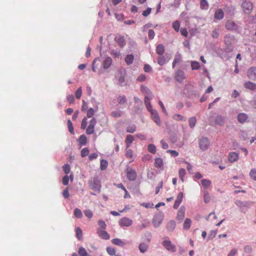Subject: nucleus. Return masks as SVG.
<instances>
[{
	"instance_id": "obj_1",
	"label": "nucleus",
	"mask_w": 256,
	"mask_h": 256,
	"mask_svg": "<svg viewBox=\"0 0 256 256\" xmlns=\"http://www.w3.org/2000/svg\"><path fill=\"white\" fill-rule=\"evenodd\" d=\"M88 184L90 188L95 191H100L101 187L100 182L98 178H94L93 180H89Z\"/></svg>"
},
{
	"instance_id": "obj_2",
	"label": "nucleus",
	"mask_w": 256,
	"mask_h": 256,
	"mask_svg": "<svg viewBox=\"0 0 256 256\" xmlns=\"http://www.w3.org/2000/svg\"><path fill=\"white\" fill-rule=\"evenodd\" d=\"M241 6L244 12L247 14H250L253 8L252 4L249 1H246V0H243L242 4H241Z\"/></svg>"
},
{
	"instance_id": "obj_3",
	"label": "nucleus",
	"mask_w": 256,
	"mask_h": 256,
	"mask_svg": "<svg viewBox=\"0 0 256 256\" xmlns=\"http://www.w3.org/2000/svg\"><path fill=\"white\" fill-rule=\"evenodd\" d=\"M132 224V220L127 217H123L118 221V224L121 227H128Z\"/></svg>"
},
{
	"instance_id": "obj_4",
	"label": "nucleus",
	"mask_w": 256,
	"mask_h": 256,
	"mask_svg": "<svg viewBox=\"0 0 256 256\" xmlns=\"http://www.w3.org/2000/svg\"><path fill=\"white\" fill-rule=\"evenodd\" d=\"M96 124V118H92L90 122V124L86 130V133L88 134H91L94 132V126Z\"/></svg>"
},
{
	"instance_id": "obj_5",
	"label": "nucleus",
	"mask_w": 256,
	"mask_h": 256,
	"mask_svg": "<svg viewBox=\"0 0 256 256\" xmlns=\"http://www.w3.org/2000/svg\"><path fill=\"white\" fill-rule=\"evenodd\" d=\"M186 78L184 72L180 70H178L174 76V79L179 83H182Z\"/></svg>"
},
{
	"instance_id": "obj_6",
	"label": "nucleus",
	"mask_w": 256,
	"mask_h": 256,
	"mask_svg": "<svg viewBox=\"0 0 256 256\" xmlns=\"http://www.w3.org/2000/svg\"><path fill=\"white\" fill-rule=\"evenodd\" d=\"M200 148L202 150H206L210 146V142L208 138H202L199 142Z\"/></svg>"
},
{
	"instance_id": "obj_7",
	"label": "nucleus",
	"mask_w": 256,
	"mask_h": 256,
	"mask_svg": "<svg viewBox=\"0 0 256 256\" xmlns=\"http://www.w3.org/2000/svg\"><path fill=\"white\" fill-rule=\"evenodd\" d=\"M162 244L168 250L172 252H176V246L170 240H164Z\"/></svg>"
},
{
	"instance_id": "obj_8",
	"label": "nucleus",
	"mask_w": 256,
	"mask_h": 256,
	"mask_svg": "<svg viewBox=\"0 0 256 256\" xmlns=\"http://www.w3.org/2000/svg\"><path fill=\"white\" fill-rule=\"evenodd\" d=\"M185 216V208L182 206L178 212L176 219L181 222L184 219Z\"/></svg>"
},
{
	"instance_id": "obj_9",
	"label": "nucleus",
	"mask_w": 256,
	"mask_h": 256,
	"mask_svg": "<svg viewBox=\"0 0 256 256\" xmlns=\"http://www.w3.org/2000/svg\"><path fill=\"white\" fill-rule=\"evenodd\" d=\"M127 178L129 180L134 181L136 180L137 175L136 172L132 169H128L126 170Z\"/></svg>"
},
{
	"instance_id": "obj_10",
	"label": "nucleus",
	"mask_w": 256,
	"mask_h": 256,
	"mask_svg": "<svg viewBox=\"0 0 256 256\" xmlns=\"http://www.w3.org/2000/svg\"><path fill=\"white\" fill-rule=\"evenodd\" d=\"M253 204L251 201L241 202V212L246 213Z\"/></svg>"
},
{
	"instance_id": "obj_11",
	"label": "nucleus",
	"mask_w": 256,
	"mask_h": 256,
	"mask_svg": "<svg viewBox=\"0 0 256 256\" xmlns=\"http://www.w3.org/2000/svg\"><path fill=\"white\" fill-rule=\"evenodd\" d=\"M248 76L252 80H256V67H250L247 72Z\"/></svg>"
},
{
	"instance_id": "obj_12",
	"label": "nucleus",
	"mask_w": 256,
	"mask_h": 256,
	"mask_svg": "<svg viewBox=\"0 0 256 256\" xmlns=\"http://www.w3.org/2000/svg\"><path fill=\"white\" fill-rule=\"evenodd\" d=\"M152 116V118L154 121L158 125L160 126L161 124V120L158 114L155 110H152L150 112Z\"/></svg>"
},
{
	"instance_id": "obj_13",
	"label": "nucleus",
	"mask_w": 256,
	"mask_h": 256,
	"mask_svg": "<svg viewBox=\"0 0 256 256\" xmlns=\"http://www.w3.org/2000/svg\"><path fill=\"white\" fill-rule=\"evenodd\" d=\"M184 197V194L182 192H180L177 196L176 199L175 201V202L174 205V209H177L180 203L182 202Z\"/></svg>"
},
{
	"instance_id": "obj_14",
	"label": "nucleus",
	"mask_w": 256,
	"mask_h": 256,
	"mask_svg": "<svg viewBox=\"0 0 256 256\" xmlns=\"http://www.w3.org/2000/svg\"><path fill=\"white\" fill-rule=\"evenodd\" d=\"M162 218L160 216H154L152 222L154 227H158L162 224Z\"/></svg>"
},
{
	"instance_id": "obj_15",
	"label": "nucleus",
	"mask_w": 256,
	"mask_h": 256,
	"mask_svg": "<svg viewBox=\"0 0 256 256\" xmlns=\"http://www.w3.org/2000/svg\"><path fill=\"white\" fill-rule=\"evenodd\" d=\"M164 161L162 158H156L154 160V166L156 168L164 169Z\"/></svg>"
},
{
	"instance_id": "obj_16",
	"label": "nucleus",
	"mask_w": 256,
	"mask_h": 256,
	"mask_svg": "<svg viewBox=\"0 0 256 256\" xmlns=\"http://www.w3.org/2000/svg\"><path fill=\"white\" fill-rule=\"evenodd\" d=\"M224 13L223 10L222 9L219 8L216 10L214 14V18L218 20H220L224 18Z\"/></svg>"
},
{
	"instance_id": "obj_17",
	"label": "nucleus",
	"mask_w": 256,
	"mask_h": 256,
	"mask_svg": "<svg viewBox=\"0 0 256 256\" xmlns=\"http://www.w3.org/2000/svg\"><path fill=\"white\" fill-rule=\"evenodd\" d=\"M244 86L246 88L249 89L251 90H256V84L250 81L246 82L244 83Z\"/></svg>"
},
{
	"instance_id": "obj_18",
	"label": "nucleus",
	"mask_w": 256,
	"mask_h": 256,
	"mask_svg": "<svg viewBox=\"0 0 256 256\" xmlns=\"http://www.w3.org/2000/svg\"><path fill=\"white\" fill-rule=\"evenodd\" d=\"M98 234L100 237L104 240H108L110 239V236L109 234L104 230H98Z\"/></svg>"
},
{
	"instance_id": "obj_19",
	"label": "nucleus",
	"mask_w": 256,
	"mask_h": 256,
	"mask_svg": "<svg viewBox=\"0 0 256 256\" xmlns=\"http://www.w3.org/2000/svg\"><path fill=\"white\" fill-rule=\"evenodd\" d=\"M116 42L121 48H122L126 45V40L124 36H118L116 38Z\"/></svg>"
},
{
	"instance_id": "obj_20",
	"label": "nucleus",
	"mask_w": 256,
	"mask_h": 256,
	"mask_svg": "<svg viewBox=\"0 0 256 256\" xmlns=\"http://www.w3.org/2000/svg\"><path fill=\"white\" fill-rule=\"evenodd\" d=\"M112 63V59L110 57H107L103 62V68L107 69L111 66Z\"/></svg>"
},
{
	"instance_id": "obj_21",
	"label": "nucleus",
	"mask_w": 256,
	"mask_h": 256,
	"mask_svg": "<svg viewBox=\"0 0 256 256\" xmlns=\"http://www.w3.org/2000/svg\"><path fill=\"white\" fill-rule=\"evenodd\" d=\"M238 154L235 152H232L230 153L228 155V160L230 162H234L238 160Z\"/></svg>"
},
{
	"instance_id": "obj_22",
	"label": "nucleus",
	"mask_w": 256,
	"mask_h": 256,
	"mask_svg": "<svg viewBox=\"0 0 256 256\" xmlns=\"http://www.w3.org/2000/svg\"><path fill=\"white\" fill-rule=\"evenodd\" d=\"M226 28L228 30H234L236 28V24L234 22L228 20L226 24Z\"/></svg>"
},
{
	"instance_id": "obj_23",
	"label": "nucleus",
	"mask_w": 256,
	"mask_h": 256,
	"mask_svg": "<svg viewBox=\"0 0 256 256\" xmlns=\"http://www.w3.org/2000/svg\"><path fill=\"white\" fill-rule=\"evenodd\" d=\"M176 228V222L174 220H170L166 225L167 230L169 232H172Z\"/></svg>"
},
{
	"instance_id": "obj_24",
	"label": "nucleus",
	"mask_w": 256,
	"mask_h": 256,
	"mask_svg": "<svg viewBox=\"0 0 256 256\" xmlns=\"http://www.w3.org/2000/svg\"><path fill=\"white\" fill-rule=\"evenodd\" d=\"M165 50L164 46L162 44L158 45L156 48V52L159 56L163 55Z\"/></svg>"
},
{
	"instance_id": "obj_25",
	"label": "nucleus",
	"mask_w": 256,
	"mask_h": 256,
	"mask_svg": "<svg viewBox=\"0 0 256 256\" xmlns=\"http://www.w3.org/2000/svg\"><path fill=\"white\" fill-rule=\"evenodd\" d=\"M112 242L114 244L118 246H124L125 245V242L122 241L119 238H114L112 240Z\"/></svg>"
},
{
	"instance_id": "obj_26",
	"label": "nucleus",
	"mask_w": 256,
	"mask_h": 256,
	"mask_svg": "<svg viewBox=\"0 0 256 256\" xmlns=\"http://www.w3.org/2000/svg\"><path fill=\"white\" fill-rule=\"evenodd\" d=\"M134 138L132 135L129 134L126 136L125 142L126 144V148L130 147V144L134 142Z\"/></svg>"
},
{
	"instance_id": "obj_27",
	"label": "nucleus",
	"mask_w": 256,
	"mask_h": 256,
	"mask_svg": "<svg viewBox=\"0 0 256 256\" xmlns=\"http://www.w3.org/2000/svg\"><path fill=\"white\" fill-rule=\"evenodd\" d=\"M148 245L146 243H141L138 246V249L142 253L145 252L148 248Z\"/></svg>"
},
{
	"instance_id": "obj_28",
	"label": "nucleus",
	"mask_w": 256,
	"mask_h": 256,
	"mask_svg": "<svg viewBox=\"0 0 256 256\" xmlns=\"http://www.w3.org/2000/svg\"><path fill=\"white\" fill-rule=\"evenodd\" d=\"M144 104H145V105H146V107L147 110L149 112H150L152 110H153L152 109V105H151L150 102V98H148V96H145V98H144Z\"/></svg>"
},
{
	"instance_id": "obj_29",
	"label": "nucleus",
	"mask_w": 256,
	"mask_h": 256,
	"mask_svg": "<svg viewBox=\"0 0 256 256\" xmlns=\"http://www.w3.org/2000/svg\"><path fill=\"white\" fill-rule=\"evenodd\" d=\"M192 220L190 218H186L184 223L183 227L186 230H188L191 226Z\"/></svg>"
},
{
	"instance_id": "obj_30",
	"label": "nucleus",
	"mask_w": 256,
	"mask_h": 256,
	"mask_svg": "<svg viewBox=\"0 0 256 256\" xmlns=\"http://www.w3.org/2000/svg\"><path fill=\"white\" fill-rule=\"evenodd\" d=\"M134 56L132 54H128L126 56L125 61L128 65L132 64L134 61Z\"/></svg>"
},
{
	"instance_id": "obj_31",
	"label": "nucleus",
	"mask_w": 256,
	"mask_h": 256,
	"mask_svg": "<svg viewBox=\"0 0 256 256\" xmlns=\"http://www.w3.org/2000/svg\"><path fill=\"white\" fill-rule=\"evenodd\" d=\"M80 144L82 146H84L86 144L87 142V138L86 136L82 134L80 136L79 140H78Z\"/></svg>"
},
{
	"instance_id": "obj_32",
	"label": "nucleus",
	"mask_w": 256,
	"mask_h": 256,
	"mask_svg": "<svg viewBox=\"0 0 256 256\" xmlns=\"http://www.w3.org/2000/svg\"><path fill=\"white\" fill-rule=\"evenodd\" d=\"M200 7L202 10H208V4L206 0H201L200 2Z\"/></svg>"
},
{
	"instance_id": "obj_33",
	"label": "nucleus",
	"mask_w": 256,
	"mask_h": 256,
	"mask_svg": "<svg viewBox=\"0 0 256 256\" xmlns=\"http://www.w3.org/2000/svg\"><path fill=\"white\" fill-rule=\"evenodd\" d=\"M78 253L80 256H88V254L86 250L82 246H80L79 248Z\"/></svg>"
},
{
	"instance_id": "obj_34",
	"label": "nucleus",
	"mask_w": 256,
	"mask_h": 256,
	"mask_svg": "<svg viewBox=\"0 0 256 256\" xmlns=\"http://www.w3.org/2000/svg\"><path fill=\"white\" fill-rule=\"evenodd\" d=\"M189 126L191 128H193L196 124V118L195 116L191 117L188 120Z\"/></svg>"
},
{
	"instance_id": "obj_35",
	"label": "nucleus",
	"mask_w": 256,
	"mask_h": 256,
	"mask_svg": "<svg viewBox=\"0 0 256 256\" xmlns=\"http://www.w3.org/2000/svg\"><path fill=\"white\" fill-rule=\"evenodd\" d=\"M201 184L204 188H208L210 186L211 182L208 180L203 179L201 180Z\"/></svg>"
},
{
	"instance_id": "obj_36",
	"label": "nucleus",
	"mask_w": 256,
	"mask_h": 256,
	"mask_svg": "<svg viewBox=\"0 0 256 256\" xmlns=\"http://www.w3.org/2000/svg\"><path fill=\"white\" fill-rule=\"evenodd\" d=\"M148 151L153 154L156 152V147L154 144H149L148 146Z\"/></svg>"
},
{
	"instance_id": "obj_37",
	"label": "nucleus",
	"mask_w": 256,
	"mask_h": 256,
	"mask_svg": "<svg viewBox=\"0 0 256 256\" xmlns=\"http://www.w3.org/2000/svg\"><path fill=\"white\" fill-rule=\"evenodd\" d=\"M172 26L173 28L176 31L178 32L180 30V22L178 20H176L173 22L172 24Z\"/></svg>"
},
{
	"instance_id": "obj_38",
	"label": "nucleus",
	"mask_w": 256,
	"mask_h": 256,
	"mask_svg": "<svg viewBox=\"0 0 256 256\" xmlns=\"http://www.w3.org/2000/svg\"><path fill=\"white\" fill-rule=\"evenodd\" d=\"M117 101L120 104H124L126 103V96L124 95L119 96L117 98Z\"/></svg>"
},
{
	"instance_id": "obj_39",
	"label": "nucleus",
	"mask_w": 256,
	"mask_h": 256,
	"mask_svg": "<svg viewBox=\"0 0 256 256\" xmlns=\"http://www.w3.org/2000/svg\"><path fill=\"white\" fill-rule=\"evenodd\" d=\"M186 170L184 168L180 169L178 171L179 176L182 182L184 181V177L186 175Z\"/></svg>"
},
{
	"instance_id": "obj_40",
	"label": "nucleus",
	"mask_w": 256,
	"mask_h": 256,
	"mask_svg": "<svg viewBox=\"0 0 256 256\" xmlns=\"http://www.w3.org/2000/svg\"><path fill=\"white\" fill-rule=\"evenodd\" d=\"M173 119L176 120H184L185 121L186 119L182 115L180 114H174L172 116Z\"/></svg>"
},
{
	"instance_id": "obj_41",
	"label": "nucleus",
	"mask_w": 256,
	"mask_h": 256,
	"mask_svg": "<svg viewBox=\"0 0 256 256\" xmlns=\"http://www.w3.org/2000/svg\"><path fill=\"white\" fill-rule=\"evenodd\" d=\"M191 67L192 70H198L200 68V65L198 62L193 61L191 63Z\"/></svg>"
},
{
	"instance_id": "obj_42",
	"label": "nucleus",
	"mask_w": 256,
	"mask_h": 256,
	"mask_svg": "<svg viewBox=\"0 0 256 256\" xmlns=\"http://www.w3.org/2000/svg\"><path fill=\"white\" fill-rule=\"evenodd\" d=\"M108 166V162L106 160H102L100 161V168L102 170H105Z\"/></svg>"
},
{
	"instance_id": "obj_43",
	"label": "nucleus",
	"mask_w": 256,
	"mask_h": 256,
	"mask_svg": "<svg viewBox=\"0 0 256 256\" xmlns=\"http://www.w3.org/2000/svg\"><path fill=\"white\" fill-rule=\"evenodd\" d=\"M166 58L162 55L160 56L158 58V63L160 66H163L166 63Z\"/></svg>"
},
{
	"instance_id": "obj_44",
	"label": "nucleus",
	"mask_w": 256,
	"mask_h": 256,
	"mask_svg": "<svg viewBox=\"0 0 256 256\" xmlns=\"http://www.w3.org/2000/svg\"><path fill=\"white\" fill-rule=\"evenodd\" d=\"M68 128L69 132L72 134H74V129L73 126H72V122L70 120H68Z\"/></svg>"
},
{
	"instance_id": "obj_45",
	"label": "nucleus",
	"mask_w": 256,
	"mask_h": 256,
	"mask_svg": "<svg viewBox=\"0 0 256 256\" xmlns=\"http://www.w3.org/2000/svg\"><path fill=\"white\" fill-rule=\"evenodd\" d=\"M74 214L75 216L77 218H81L82 216L81 210L78 208H76L74 210Z\"/></svg>"
},
{
	"instance_id": "obj_46",
	"label": "nucleus",
	"mask_w": 256,
	"mask_h": 256,
	"mask_svg": "<svg viewBox=\"0 0 256 256\" xmlns=\"http://www.w3.org/2000/svg\"><path fill=\"white\" fill-rule=\"evenodd\" d=\"M250 177L254 181L256 180V169L253 168L251 170L250 172Z\"/></svg>"
},
{
	"instance_id": "obj_47",
	"label": "nucleus",
	"mask_w": 256,
	"mask_h": 256,
	"mask_svg": "<svg viewBox=\"0 0 256 256\" xmlns=\"http://www.w3.org/2000/svg\"><path fill=\"white\" fill-rule=\"evenodd\" d=\"M95 111L92 108H90L86 112V116L88 118H92L94 115Z\"/></svg>"
},
{
	"instance_id": "obj_48",
	"label": "nucleus",
	"mask_w": 256,
	"mask_h": 256,
	"mask_svg": "<svg viewBox=\"0 0 256 256\" xmlns=\"http://www.w3.org/2000/svg\"><path fill=\"white\" fill-rule=\"evenodd\" d=\"M82 230L80 228H78L76 229V236L79 240L82 238Z\"/></svg>"
},
{
	"instance_id": "obj_49",
	"label": "nucleus",
	"mask_w": 256,
	"mask_h": 256,
	"mask_svg": "<svg viewBox=\"0 0 256 256\" xmlns=\"http://www.w3.org/2000/svg\"><path fill=\"white\" fill-rule=\"evenodd\" d=\"M106 252L110 256H114L116 254L115 249L111 247H108L106 248Z\"/></svg>"
},
{
	"instance_id": "obj_50",
	"label": "nucleus",
	"mask_w": 256,
	"mask_h": 256,
	"mask_svg": "<svg viewBox=\"0 0 256 256\" xmlns=\"http://www.w3.org/2000/svg\"><path fill=\"white\" fill-rule=\"evenodd\" d=\"M248 116L245 113L241 112V124L248 122Z\"/></svg>"
},
{
	"instance_id": "obj_51",
	"label": "nucleus",
	"mask_w": 256,
	"mask_h": 256,
	"mask_svg": "<svg viewBox=\"0 0 256 256\" xmlns=\"http://www.w3.org/2000/svg\"><path fill=\"white\" fill-rule=\"evenodd\" d=\"M63 170L64 172V173L66 174H69L70 170V166L68 164H65L63 166Z\"/></svg>"
},
{
	"instance_id": "obj_52",
	"label": "nucleus",
	"mask_w": 256,
	"mask_h": 256,
	"mask_svg": "<svg viewBox=\"0 0 256 256\" xmlns=\"http://www.w3.org/2000/svg\"><path fill=\"white\" fill-rule=\"evenodd\" d=\"M88 154H89V150L87 148H84L81 150V156L82 158L87 156Z\"/></svg>"
},
{
	"instance_id": "obj_53",
	"label": "nucleus",
	"mask_w": 256,
	"mask_h": 256,
	"mask_svg": "<svg viewBox=\"0 0 256 256\" xmlns=\"http://www.w3.org/2000/svg\"><path fill=\"white\" fill-rule=\"evenodd\" d=\"M82 94V88H79L75 92V96L76 98L80 99Z\"/></svg>"
},
{
	"instance_id": "obj_54",
	"label": "nucleus",
	"mask_w": 256,
	"mask_h": 256,
	"mask_svg": "<svg viewBox=\"0 0 256 256\" xmlns=\"http://www.w3.org/2000/svg\"><path fill=\"white\" fill-rule=\"evenodd\" d=\"M216 122L220 125H222L224 122V120L222 116H218L216 118Z\"/></svg>"
},
{
	"instance_id": "obj_55",
	"label": "nucleus",
	"mask_w": 256,
	"mask_h": 256,
	"mask_svg": "<svg viewBox=\"0 0 256 256\" xmlns=\"http://www.w3.org/2000/svg\"><path fill=\"white\" fill-rule=\"evenodd\" d=\"M219 29L216 28L214 30L212 33V36L214 38H216L219 36Z\"/></svg>"
},
{
	"instance_id": "obj_56",
	"label": "nucleus",
	"mask_w": 256,
	"mask_h": 256,
	"mask_svg": "<svg viewBox=\"0 0 256 256\" xmlns=\"http://www.w3.org/2000/svg\"><path fill=\"white\" fill-rule=\"evenodd\" d=\"M136 130V126L134 125L129 126L126 128V132L130 133H134Z\"/></svg>"
},
{
	"instance_id": "obj_57",
	"label": "nucleus",
	"mask_w": 256,
	"mask_h": 256,
	"mask_svg": "<svg viewBox=\"0 0 256 256\" xmlns=\"http://www.w3.org/2000/svg\"><path fill=\"white\" fill-rule=\"evenodd\" d=\"M88 122H87V118H86L84 117L82 122L81 124V128L82 130L86 129V126H87Z\"/></svg>"
},
{
	"instance_id": "obj_58",
	"label": "nucleus",
	"mask_w": 256,
	"mask_h": 256,
	"mask_svg": "<svg viewBox=\"0 0 256 256\" xmlns=\"http://www.w3.org/2000/svg\"><path fill=\"white\" fill-rule=\"evenodd\" d=\"M166 152L170 154L171 156L173 157H176L178 156V152L174 150H167Z\"/></svg>"
},
{
	"instance_id": "obj_59",
	"label": "nucleus",
	"mask_w": 256,
	"mask_h": 256,
	"mask_svg": "<svg viewBox=\"0 0 256 256\" xmlns=\"http://www.w3.org/2000/svg\"><path fill=\"white\" fill-rule=\"evenodd\" d=\"M155 36L154 32L152 30H150L148 31V36L150 40H152Z\"/></svg>"
},
{
	"instance_id": "obj_60",
	"label": "nucleus",
	"mask_w": 256,
	"mask_h": 256,
	"mask_svg": "<svg viewBox=\"0 0 256 256\" xmlns=\"http://www.w3.org/2000/svg\"><path fill=\"white\" fill-rule=\"evenodd\" d=\"M160 144L162 148L166 150L168 148V143L164 140H160Z\"/></svg>"
},
{
	"instance_id": "obj_61",
	"label": "nucleus",
	"mask_w": 256,
	"mask_h": 256,
	"mask_svg": "<svg viewBox=\"0 0 256 256\" xmlns=\"http://www.w3.org/2000/svg\"><path fill=\"white\" fill-rule=\"evenodd\" d=\"M98 224L100 228L105 229L106 228V224L103 220H100L98 221Z\"/></svg>"
},
{
	"instance_id": "obj_62",
	"label": "nucleus",
	"mask_w": 256,
	"mask_h": 256,
	"mask_svg": "<svg viewBox=\"0 0 256 256\" xmlns=\"http://www.w3.org/2000/svg\"><path fill=\"white\" fill-rule=\"evenodd\" d=\"M69 178L68 176H64L62 179V184L64 185H68V184Z\"/></svg>"
},
{
	"instance_id": "obj_63",
	"label": "nucleus",
	"mask_w": 256,
	"mask_h": 256,
	"mask_svg": "<svg viewBox=\"0 0 256 256\" xmlns=\"http://www.w3.org/2000/svg\"><path fill=\"white\" fill-rule=\"evenodd\" d=\"M84 214L85 216L88 218H92V216H93L92 212L90 210H85L84 212Z\"/></svg>"
},
{
	"instance_id": "obj_64",
	"label": "nucleus",
	"mask_w": 256,
	"mask_h": 256,
	"mask_svg": "<svg viewBox=\"0 0 256 256\" xmlns=\"http://www.w3.org/2000/svg\"><path fill=\"white\" fill-rule=\"evenodd\" d=\"M111 116L114 118H119L121 116V113L120 111H114L112 112Z\"/></svg>"
}]
</instances>
